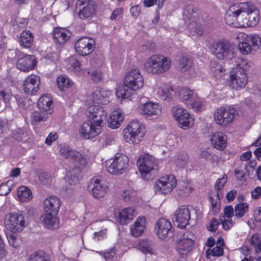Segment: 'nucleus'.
Returning a JSON list of instances; mask_svg holds the SVG:
<instances>
[{
    "label": "nucleus",
    "mask_w": 261,
    "mask_h": 261,
    "mask_svg": "<svg viewBox=\"0 0 261 261\" xmlns=\"http://www.w3.org/2000/svg\"><path fill=\"white\" fill-rule=\"evenodd\" d=\"M92 96H87L84 100L87 107L86 115L89 121L84 123L80 127V133L85 139L94 138L102 132L104 122L107 117V112L103 105L98 104Z\"/></svg>",
    "instance_id": "obj_1"
},
{
    "label": "nucleus",
    "mask_w": 261,
    "mask_h": 261,
    "mask_svg": "<svg viewBox=\"0 0 261 261\" xmlns=\"http://www.w3.org/2000/svg\"><path fill=\"white\" fill-rule=\"evenodd\" d=\"M226 23L232 27L242 28L255 26L259 22V12L251 3L234 4L227 10Z\"/></svg>",
    "instance_id": "obj_2"
},
{
    "label": "nucleus",
    "mask_w": 261,
    "mask_h": 261,
    "mask_svg": "<svg viewBox=\"0 0 261 261\" xmlns=\"http://www.w3.org/2000/svg\"><path fill=\"white\" fill-rule=\"evenodd\" d=\"M144 84V77L141 71L137 68L130 69L126 73L123 84L116 88L117 98L121 102L130 100L143 87Z\"/></svg>",
    "instance_id": "obj_3"
},
{
    "label": "nucleus",
    "mask_w": 261,
    "mask_h": 261,
    "mask_svg": "<svg viewBox=\"0 0 261 261\" xmlns=\"http://www.w3.org/2000/svg\"><path fill=\"white\" fill-rule=\"evenodd\" d=\"M60 154L71 162L76 169L77 173L73 171L66 172L65 178L70 185L77 184L79 181V173L84 169L87 164L85 156L80 152L71 149L67 146H62L59 150Z\"/></svg>",
    "instance_id": "obj_4"
},
{
    "label": "nucleus",
    "mask_w": 261,
    "mask_h": 261,
    "mask_svg": "<svg viewBox=\"0 0 261 261\" xmlns=\"http://www.w3.org/2000/svg\"><path fill=\"white\" fill-rule=\"evenodd\" d=\"M146 134L145 125L138 120H134L127 125L123 129L124 141L130 145L139 144Z\"/></svg>",
    "instance_id": "obj_5"
},
{
    "label": "nucleus",
    "mask_w": 261,
    "mask_h": 261,
    "mask_svg": "<svg viewBox=\"0 0 261 261\" xmlns=\"http://www.w3.org/2000/svg\"><path fill=\"white\" fill-rule=\"evenodd\" d=\"M238 112L232 106L219 107L214 112L215 122L222 127H226L233 122Z\"/></svg>",
    "instance_id": "obj_6"
},
{
    "label": "nucleus",
    "mask_w": 261,
    "mask_h": 261,
    "mask_svg": "<svg viewBox=\"0 0 261 261\" xmlns=\"http://www.w3.org/2000/svg\"><path fill=\"white\" fill-rule=\"evenodd\" d=\"M28 222L21 213H10L6 215L5 225L7 231L19 233L27 226Z\"/></svg>",
    "instance_id": "obj_7"
},
{
    "label": "nucleus",
    "mask_w": 261,
    "mask_h": 261,
    "mask_svg": "<svg viewBox=\"0 0 261 261\" xmlns=\"http://www.w3.org/2000/svg\"><path fill=\"white\" fill-rule=\"evenodd\" d=\"M128 162V158L126 155L117 153L113 158L106 162L105 167L109 173L119 175L127 170Z\"/></svg>",
    "instance_id": "obj_8"
},
{
    "label": "nucleus",
    "mask_w": 261,
    "mask_h": 261,
    "mask_svg": "<svg viewBox=\"0 0 261 261\" xmlns=\"http://www.w3.org/2000/svg\"><path fill=\"white\" fill-rule=\"evenodd\" d=\"M177 185V180L173 174L163 176L156 180L153 189L156 194L166 195L170 193Z\"/></svg>",
    "instance_id": "obj_9"
},
{
    "label": "nucleus",
    "mask_w": 261,
    "mask_h": 261,
    "mask_svg": "<svg viewBox=\"0 0 261 261\" xmlns=\"http://www.w3.org/2000/svg\"><path fill=\"white\" fill-rule=\"evenodd\" d=\"M197 9L192 6H189L183 11V17L190 34L192 36H199L203 33L202 27L196 21Z\"/></svg>",
    "instance_id": "obj_10"
},
{
    "label": "nucleus",
    "mask_w": 261,
    "mask_h": 261,
    "mask_svg": "<svg viewBox=\"0 0 261 261\" xmlns=\"http://www.w3.org/2000/svg\"><path fill=\"white\" fill-rule=\"evenodd\" d=\"M138 111L147 119H155L161 114L162 107L159 103L148 100L145 102L140 103Z\"/></svg>",
    "instance_id": "obj_11"
},
{
    "label": "nucleus",
    "mask_w": 261,
    "mask_h": 261,
    "mask_svg": "<svg viewBox=\"0 0 261 261\" xmlns=\"http://www.w3.org/2000/svg\"><path fill=\"white\" fill-rule=\"evenodd\" d=\"M95 41L87 36L80 38L74 44L75 53L81 56H86L91 54L95 49Z\"/></svg>",
    "instance_id": "obj_12"
},
{
    "label": "nucleus",
    "mask_w": 261,
    "mask_h": 261,
    "mask_svg": "<svg viewBox=\"0 0 261 261\" xmlns=\"http://www.w3.org/2000/svg\"><path fill=\"white\" fill-rule=\"evenodd\" d=\"M156 162V159L148 153L142 154L139 157L137 161V166L143 178H145L147 174L154 169Z\"/></svg>",
    "instance_id": "obj_13"
},
{
    "label": "nucleus",
    "mask_w": 261,
    "mask_h": 261,
    "mask_svg": "<svg viewBox=\"0 0 261 261\" xmlns=\"http://www.w3.org/2000/svg\"><path fill=\"white\" fill-rule=\"evenodd\" d=\"M213 54L220 60H228L231 58V45L226 41L220 40L213 43L211 47Z\"/></svg>",
    "instance_id": "obj_14"
},
{
    "label": "nucleus",
    "mask_w": 261,
    "mask_h": 261,
    "mask_svg": "<svg viewBox=\"0 0 261 261\" xmlns=\"http://www.w3.org/2000/svg\"><path fill=\"white\" fill-rule=\"evenodd\" d=\"M195 238L193 233L187 232L176 241L175 249L181 255L186 254L191 250L194 245Z\"/></svg>",
    "instance_id": "obj_15"
},
{
    "label": "nucleus",
    "mask_w": 261,
    "mask_h": 261,
    "mask_svg": "<svg viewBox=\"0 0 261 261\" xmlns=\"http://www.w3.org/2000/svg\"><path fill=\"white\" fill-rule=\"evenodd\" d=\"M40 85V78L36 75L32 74L27 76L22 82V90L26 95L34 96L38 92Z\"/></svg>",
    "instance_id": "obj_16"
},
{
    "label": "nucleus",
    "mask_w": 261,
    "mask_h": 261,
    "mask_svg": "<svg viewBox=\"0 0 261 261\" xmlns=\"http://www.w3.org/2000/svg\"><path fill=\"white\" fill-rule=\"evenodd\" d=\"M90 194L96 199L103 198L109 192L108 186L98 178H92L88 186Z\"/></svg>",
    "instance_id": "obj_17"
},
{
    "label": "nucleus",
    "mask_w": 261,
    "mask_h": 261,
    "mask_svg": "<svg viewBox=\"0 0 261 261\" xmlns=\"http://www.w3.org/2000/svg\"><path fill=\"white\" fill-rule=\"evenodd\" d=\"M80 7L79 17L81 18H88L96 14L97 6L92 0H79L77 3Z\"/></svg>",
    "instance_id": "obj_18"
},
{
    "label": "nucleus",
    "mask_w": 261,
    "mask_h": 261,
    "mask_svg": "<svg viewBox=\"0 0 261 261\" xmlns=\"http://www.w3.org/2000/svg\"><path fill=\"white\" fill-rule=\"evenodd\" d=\"M229 86L235 90H241L245 88L248 82V74H242L231 70L229 75Z\"/></svg>",
    "instance_id": "obj_19"
},
{
    "label": "nucleus",
    "mask_w": 261,
    "mask_h": 261,
    "mask_svg": "<svg viewBox=\"0 0 261 261\" xmlns=\"http://www.w3.org/2000/svg\"><path fill=\"white\" fill-rule=\"evenodd\" d=\"M37 64V61L34 56L27 55L18 59L16 67L20 71L28 72L33 70Z\"/></svg>",
    "instance_id": "obj_20"
},
{
    "label": "nucleus",
    "mask_w": 261,
    "mask_h": 261,
    "mask_svg": "<svg viewBox=\"0 0 261 261\" xmlns=\"http://www.w3.org/2000/svg\"><path fill=\"white\" fill-rule=\"evenodd\" d=\"M190 219L189 209L185 206L179 208L175 212L173 217V222L179 228H184L188 224Z\"/></svg>",
    "instance_id": "obj_21"
},
{
    "label": "nucleus",
    "mask_w": 261,
    "mask_h": 261,
    "mask_svg": "<svg viewBox=\"0 0 261 261\" xmlns=\"http://www.w3.org/2000/svg\"><path fill=\"white\" fill-rule=\"evenodd\" d=\"M171 222L165 218L158 219L154 226V231L158 237L161 240H165L171 230Z\"/></svg>",
    "instance_id": "obj_22"
},
{
    "label": "nucleus",
    "mask_w": 261,
    "mask_h": 261,
    "mask_svg": "<svg viewBox=\"0 0 261 261\" xmlns=\"http://www.w3.org/2000/svg\"><path fill=\"white\" fill-rule=\"evenodd\" d=\"M125 115L120 109L113 110L109 115L108 119V126L112 129L118 128L123 122Z\"/></svg>",
    "instance_id": "obj_23"
},
{
    "label": "nucleus",
    "mask_w": 261,
    "mask_h": 261,
    "mask_svg": "<svg viewBox=\"0 0 261 261\" xmlns=\"http://www.w3.org/2000/svg\"><path fill=\"white\" fill-rule=\"evenodd\" d=\"M61 202L59 197L50 196L46 198L43 203L44 213L58 214Z\"/></svg>",
    "instance_id": "obj_24"
},
{
    "label": "nucleus",
    "mask_w": 261,
    "mask_h": 261,
    "mask_svg": "<svg viewBox=\"0 0 261 261\" xmlns=\"http://www.w3.org/2000/svg\"><path fill=\"white\" fill-rule=\"evenodd\" d=\"M147 219L144 216L138 217L130 226V232L134 237L142 235L146 228Z\"/></svg>",
    "instance_id": "obj_25"
},
{
    "label": "nucleus",
    "mask_w": 261,
    "mask_h": 261,
    "mask_svg": "<svg viewBox=\"0 0 261 261\" xmlns=\"http://www.w3.org/2000/svg\"><path fill=\"white\" fill-rule=\"evenodd\" d=\"M238 42L237 48L242 55H249L252 51V48L248 40V34L244 32H239L236 35Z\"/></svg>",
    "instance_id": "obj_26"
},
{
    "label": "nucleus",
    "mask_w": 261,
    "mask_h": 261,
    "mask_svg": "<svg viewBox=\"0 0 261 261\" xmlns=\"http://www.w3.org/2000/svg\"><path fill=\"white\" fill-rule=\"evenodd\" d=\"M211 142L212 146L217 150H224L227 147V137L222 132H215L211 135Z\"/></svg>",
    "instance_id": "obj_27"
},
{
    "label": "nucleus",
    "mask_w": 261,
    "mask_h": 261,
    "mask_svg": "<svg viewBox=\"0 0 261 261\" xmlns=\"http://www.w3.org/2000/svg\"><path fill=\"white\" fill-rule=\"evenodd\" d=\"M65 67L71 74L81 76L84 73L80 61L73 57L69 58L66 61Z\"/></svg>",
    "instance_id": "obj_28"
},
{
    "label": "nucleus",
    "mask_w": 261,
    "mask_h": 261,
    "mask_svg": "<svg viewBox=\"0 0 261 261\" xmlns=\"http://www.w3.org/2000/svg\"><path fill=\"white\" fill-rule=\"evenodd\" d=\"M112 94V91L105 89H101L96 90L93 93L87 96H92V99L95 100L98 104L104 105L109 102V98Z\"/></svg>",
    "instance_id": "obj_29"
},
{
    "label": "nucleus",
    "mask_w": 261,
    "mask_h": 261,
    "mask_svg": "<svg viewBox=\"0 0 261 261\" xmlns=\"http://www.w3.org/2000/svg\"><path fill=\"white\" fill-rule=\"evenodd\" d=\"M53 101L50 94H44L42 95L37 102L38 108L39 110L46 112L47 114H51L53 111Z\"/></svg>",
    "instance_id": "obj_30"
},
{
    "label": "nucleus",
    "mask_w": 261,
    "mask_h": 261,
    "mask_svg": "<svg viewBox=\"0 0 261 261\" xmlns=\"http://www.w3.org/2000/svg\"><path fill=\"white\" fill-rule=\"evenodd\" d=\"M71 33L68 30L64 28L57 27L53 31V37L57 43L63 45L70 39Z\"/></svg>",
    "instance_id": "obj_31"
},
{
    "label": "nucleus",
    "mask_w": 261,
    "mask_h": 261,
    "mask_svg": "<svg viewBox=\"0 0 261 261\" xmlns=\"http://www.w3.org/2000/svg\"><path fill=\"white\" fill-rule=\"evenodd\" d=\"M45 226L50 229L59 228L60 219L58 214L44 213L42 216Z\"/></svg>",
    "instance_id": "obj_32"
},
{
    "label": "nucleus",
    "mask_w": 261,
    "mask_h": 261,
    "mask_svg": "<svg viewBox=\"0 0 261 261\" xmlns=\"http://www.w3.org/2000/svg\"><path fill=\"white\" fill-rule=\"evenodd\" d=\"M154 92L161 98L166 100L171 97L173 90L169 85L166 83H160L155 86Z\"/></svg>",
    "instance_id": "obj_33"
},
{
    "label": "nucleus",
    "mask_w": 261,
    "mask_h": 261,
    "mask_svg": "<svg viewBox=\"0 0 261 261\" xmlns=\"http://www.w3.org/2000/svg\"><path fill=\"white\" fill-rule=\"evenodd\" d=\"M171 66V59L169 57L160 54L155 75H160L166 72Z\"/></svg>",
    "instance_id": "obj_34"
},
{
    "label": "nucleus",
    "mask_w": 261,
    "mask_h": 261,
    "mask_svg": "<svg viewBox=\"0 0 261 261\" xmlns=\"http://www.w3.org/2000/svg\"><path fill=\"white\" fill-rule=\"evenodd\" d=\"M137 215L136 210L133 207L123 208L119 213L118 218L122 224H125Z\"/></svg>",
    "instance_id": "obj_35"
},
{
    "label": "nucleus",
    "mask_w": 261,
    "mask_h": 261,
    "mask_svg": "<svg viewBox=\"0 0 261 261\" xmlns=\"http://www.w3.org/2000/svg\"><path fill=\"white\" fill-rule=\"evenodd\" d=\"M234 66L232 70L242 74H247V71L251 67V62L246 58H239L236 60Z\"/></svg>",
    "instance_id": "obj_36"
},
{
    "label": "nucleus",
    "mask_w": 261,
    "mask_h": 261,
    "mask_svg": "<svg viewBox=\"0 0 261 261\" xmlns=\"http://www.w3.org/2000/svg\"><path fill=\"white\" fill-rule=\"evenodd\" d=\"M159 56L160 54L152 55L146 59L144 68L148 73L155 75Z\"/></svg>",
    "instance_id": "obj_37"
},
{
    "label": "nucleus",
    "mask_w": 261,
    "mask_h": 261,
    "mask_svg": "<svg viewBox=\"0 0 261 261\" xmlns=\"http://www.w3.org/2000/svg\"><path fill=\"white\" fill-rule=\"evenodd\" d=\"M34 37L32 33L28 30L22 32L19 37V43L25 48H30L33 45Z\"/></svg>",
    "instance_id": "obj_38"
},
{
    "label": "nucleus",
    "mask_w": 261,
    "mask_h": 261,
    "mask_svg": "<svg viewBox=\"0 0 261 261\" xmlns=\"http://www.w3.org/2000/svg\"><path fill=\"white\" fill-rule=\"evenodd\" d=\"M17 195L19 201L21 202H29L33 198V194L31 189L24 186L18 189Z\"/></svg>",
    "instance_id": "obj_39"
},
{
    "label": "nucleus",
    "mask_w": 261,
    "mask_h": 261,
    "mask_svg": "<svg viewBox=\"0 0 261 261\" xmlns=\"http://www.w3.org/2000/svg\"><path fill=\"white\" fill-rule=\"evenodd\" d=\"M136 247L145 254H152L154 252L152 242L147 239L139 240Z\"/></svg>",
    "instance_id": "obj_40"
},
{
    "label": "nucleus",
    "mask_w": 261,
    "mask_h": 261,
    "mask_svg": "<svg viewBox=\"0 0 261 261\" xmlns=\"http://www.w3.org/2000/svg\"><path fill=\"white\" fill-rule=\"evenodd\" d=\"M187 106L194 111L198 112L203 110L204 103L203 99L195 93Z\"/></svg>",
    "instance_id": "obj_41"
},
{
    "label": "nucleus",
    "mask_w": 261,
    "mask_h": 261,
    "mask_svg": "<svg viewBox=\"0 0 261 261\" xmlns=\"http://www.w3.org/2000/svg\"><path fill=\"white\" fill-rule=\"evenodd\" d=\"M58 88L61 91H64L70 88L73 85V82L68 76L61 75L57 79Z\"/></svg>",
    "instance_id": "obj_42"
},
{
    "label": "nucleus",
    "mask_w": 261,
    "mask_h": 261,
    "mask_svg": "<svg viewBox=\"0 0 261 261\" xmlns=\"http://www.w3.org/2000/svg\"><path fill=\"white\" fill-rule=\"evenodd\" d=\"M195 94L189 88H181L178 91V99L187 106Z\"/></svg>",
    "instance_id": "obj_43"
},
{
    "label": "nucleus",
    "mask_w": 261,
    "mask_h": 261,
    "mask_svg": "<svg viewBox=\"0 0 261 261\" xmlns=\"http://www.w3.org/2000/svg\"><path fill=\"white\" fill-rule=\"evenodd\" d=\"M194 117L188 112L176 123L180 128L187 129L194 125Z\"/></svg>",
    "instance_id": "obj_44"
},
{
    "label": "nucleus",
    "mask_w": 261,
    "mask_h": 261,
    "mask_svg": "<svg viewBox=\"0 0 261 261\" xmlns=\"http://www.w3.org/2000/svg\"><path fill=\"white\" fill-rule=\"evenodd\" d=\"M234 216L239 219L243 217L249 211V204L247 202H238L234 206Z\"/></svg>",
    "instance_id": "obj_45"
},
{
    "label": "nucleus",
    "mask_w": 261,
    "mask_h": 261,
    "mask_svg": "<svg viewBox=\"0 0 261 261\" xmlns=\"http://www.w3.org/2000/svg\"><path fill=\"white\" fill-rule=\"evenodd\" d=\"M188 112L187 109L179 106H176L172 108L171 115L174 121L177 122Z\"/></svg>",
    "instance_id": "obj_46"
},
{
    "label": "nucleus",
    "mask_w": 261,
    "mask_h": 261,
    "mask_svg": "<svg viewBox=\"0 0 261 261\" xmlns=\"http://www.w3.org/2000/svg\"><path fill=\"white\" fill-rule=\"evenodd\" d=\"M211 69L213 76L216 79H220L225 74V69L223 65L221 63H212Z\"/></svg>",
    "instance_id": "obj_47"
},
{
    "label": "nucleus",
    "mask_w": 261,
    "mask_h": 261,
    "mask_svg": "<svg viewBox=\"0 0 261 261\" xmlns=\"http://www.w3.org/2000/svg\"><path fill=\"white\" fill-rule=\"evenodd\" d=\"M48 117L47 113L45 114L39 111H35L31 115L30 121L32 124H35L38 122L46 121Z\"/></svg>",
    "instance_id": "obj_48"
},
{
    "label": "nucleus",
    "mask_w": 261,
    "mask_h": 261,
    "mask_svg": "<svg viewBox=\"0 0 261 261\" xmlns=\"http://www.w3.org/2000/svg\"><path fill=\"white\" fill-rule=\"evenodd\" d=\"M16 233L10 232L9 234L8 232L7 233L8 241L10 245L14 248L18 247L21 244V238Z\"/></svg>",
    "instance_id": "obj_49"
},
{
    "label": "nucleus",
    "mask_w": 261,
    "mask_h": 261,
    "mask_svg": "<svg viewBox=\"0 0 261 261\" xmlns=\"http://www.w3.org/2000/svg\"><path fill=\"white\" fill-rule=\"evenodd\" d=\"M206 256L210 258L212 256L219 257L223 254V249L220 246L217 245L214 248H209L206 251Z\"/></svg>",
    "instance_id": "obj_50"
},
{
    "label": "nucleus",
    "mask_w": 261,
    "mask_h": 261,
    "mask_svg": "<svg viewBox=\"0 0 261 261\" xmlns=\"http://www.w3.org/2000/svg\"><path fill=\"white\" fill-rule=\"evenodd\" d=\"M248 40L251 42L253 47L259 48L261 46V37L256 34H248Z\"/></svg>",
    "instance_id": "obj_51"
},
{
    "label": "nucleus",
    "mask_w": 261,
    "mask_h": 261,
    "mask_svg": "<svg viewBox=\"0 0 261 261\" xmlns=\"http://www.w3.org/2000/svg\"><path fill=\"white\" fill-rule=\"evenodd\" d=\"M29 261H48V259L44 252L39 251L31 254Z\"/></svg>",
    "instance_id": "obj_52"
},
{
    "label": "nucleus",
    "mask_w": 261,
    "mask_h": 261,
    "mask_svg": "<svg viewBox=\"0 0 261 261\" xmlns=\"http://www.w3.org/2000/svg\"><path fill=\"white\" fill-rule=\"evenodd\" d=\"M192 66V62L187 57H182L179 61V68L181 71L185 72L190 69Z\"/></svg>",
    "instance_id": "obj_53"
},
{
    "label": "nucleus",
    "mask_w": 261,
    "mask_h": 261,
    "mask_svg": "<svg viewBox=\"0 0 261 261\" xmlns=\"http://www.w3.org/2000/svg\"><path fill=\"white\" fill-rule=\"evenodd\" d=\"M209 99L216 102L222 98V95L221 90L219 89L213 88L207 95Z\"/></svg>",
    "instance_id": "obj_54"
},
{
    "label": "nucleus",
    "mask_w": 261,
    "mask_h": 261,
    "mask_svg": "<svg viewBox=\"0 0 261 261\" xmlns=\"http://www.w3.org/2000/svg\"><path fill=\"white\" fill-rule=\"evenodd\" d=\"M17 103L19 107L24 109H31L33 106V102L29 99L16 97Z\"/></svg>",
    "instance_id": "obj_55"
},
{
    "label": "nucleus",
    "mask_w": 261,
    "mask_h": 261,
    "mask_svg": "<svg viewBox=\"0 0 261 261\" xmlns=\"http://www.w3.org/2000/svg\"><path fill=\"white\" fill-rule=\"evenodd\" d=\"M113 141L112 137L109 135H102L98 141V145L101 147H105L111 144Z\"/></svg>",
    "instance_id": "obj_56"
},
{
    "label": "nucleus",
    "mask_w": 261,
    "mask_h": 261,
    "mask_svg": "<svg viewBox=\"0 0 261 261\" xmlns=\"http://www.w3.org/2000/svg\"><path fill=\"white\" fill-rule=\"evenodd\" d=\"M189 158L187 155H183L177 156L174 161L175 166L178 168H183L185 167L188 162Z\"/></svg>",
    "instance_id": "obj_57"
},
{
    "label": "nucleus",
    "mask_w": 261,
    "mask_h": 261,
    "mask_svg": "<svg viewBox=\"0 0 261 261\" xmlns=\"http://www.w3.org/2000/svg\"><path fill=\"white\" fill-rule=\"evenodd\" d=\"M12 96V93L9 88H6L0 91V96L5 103L9 102Z\"/></svg>",
    "instance_id": "obj_58"
},
{
    "label": "nucleus",
    "mask_w": 261,
    "mask_h": 261,
    "mask_svg": "<svg viewBox=\"0 0 261 261\" xmlns=\"http://www.w3.org/2000/svg\"><path fill=\"white\" fill-rule=\"evenodd\" d=\"M103 73L100 69L94 70L91 71V77L96 83L100 82L103 79Z\"/></svg>",
    "instance_id": "obj_59"
},
{
    "label": "nucleus",
    "mask_w": 261,
    "mask_h": 261,
    "mask_svg": "<svg viewBox=\"0 0 261 261\" xmlns=\"http://www.w3.org/2000/svg\"><path fill=\"white\" fill-rule=\"evenodd\" d=\"M223 193L222 191H218L217 194H214L210 196V199L213 207H217L219 203L220 199L223 197Z\"/></svg>",
    "instance_id": "obj_60"
},
{
    "label": "nucleus",
    "mask_w": 261,
    "mask_h": 261,
    "mask_svg": "<svg viewBox=\"0 0 261 261\" xmlns=\"http://www.w3.org/2000/svg\"><path fill=\"white\" fill-rule=\"evenodd\" d=\"M227 181V177L226 175H224L222 177L218 179L215 184V189L218 191H222L225 184Z\"/></svg>",
    "instance_id": "obj_61"
},
{
    "label": "nucleus",
    "mask_w": 261,
    "mask_h": 261,
    "mask_svg": "<svg viewBox=\"0 0 261 261\" xmlns=\"http://www.w3.org/2000/svg\"><path fill=\"white\" fill-rule=\"evenodd\" d=\"M223 214L222 218L231 219L234 215V211L232 206H226L223 211Z\"/></svg>",
    "instance_id": "obj_62"
},
{
    "label": "nucleus",
    "mask_w": 261,
    "mask_h": 261,
    "mask_svg": "<svg viewBox=\"0 0 261 261\" xmlns=\"http://www.w3.org/2000/svg\"><path fill=\"white\" fill-rule=\"evenodd\" d=\"M136 192L131 189H125L122 193V196L125 201H128L135 195Z\"/></svg>",
    "instance_id": "obj_63"
},
{
    "label": "nucleus",
    "mask_w": 261,
    "mask_h": 261,
    "mask_svg": "<svg viewBox=\"0 0 261 261\" xmlns=\"http://www.w3.org/2000/svg\"><path fill=\"white\" fill-rule=\"evenodd\" d=\"M251 243L255 245L256 249L261 251V238L259 239L257 234L252 236Z\"/></svg>",
    "instance_id": "obj_64"
}]
</instances>
